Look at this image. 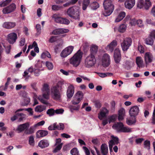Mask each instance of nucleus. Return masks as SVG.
<instances>
[{"label":"nucleus","instance_id":"obj_1","mask_svg":"<svg viewBox=\"0 0 155 155\" xmlns=\"http://www.w3.org/2000/svg\"><path fill=\"white\" fill-rule=\"evenodd\" d=\"M41 91L42 92V95H40L38 99L42 103L47 104L48 103L47 100L49 98L50 89L48 84L47 83H44L42 85Z\"/></svg>","mask_w":155,"mask_h":155},{"label":"nucleus","instance_id":"obj_2","mask_svg":"<svg viewBox=\"0 0 155 155\" xmlns=\"http://www.w3.org/2000/svg\"><path fill=\"white\" fill-rule=\"evenodd\" d=\"M83 54V52L80 50H78L70 58L69 61L70 64L72 65L74 67H78L81 62Z\"/></svg>","mask_w":155,"mask_h":155},{"label":"nucleus","instance_id":"obj_3","mask_svg":"<svg viewBox=\"0 0 155 155\" xmlns=\"http://www.w3.org/2000/svg\"><path fill=\"white\" fill-rule=\"evenodd\" d=\"M103 5L105 11L103 13V15L105 16H109L113 12L114 8L112 1L111 0H105Z\"/></svg>","mask_w":155,"mask_h":155},{"label":"nucleus","instance_id":"obj_4","mask_svg":"<svg viewBox=\"0 0 155 155\" xmlns=\"http://www.w3.org/2000/svg\"><path fill=\"white\" fill-rule=\"evenodd\" d=\"M67 15L70 18L75 19L79 18L80 12L79 8L73 6L69 8L67 11Z\"/></svg>","mask_w":155,"mask_h":155},{"label":"nucleus","instance_id":"obj_5","mask_svg":"<svg viewBox=\"0 0 155 155\" xmlns=\"http://www.w3.org/2000/svg\"><path fill=\"white\" fill-rule=\"evenodd\" d=\"M96 63V59L95 56L89 55L86 58L85 64L87 67L89 68L93 66Z\"/></svg>","mask_w":155,"mask_h":155},{"label":"nucleus","instance_id":"obj_6","mask_svg":"<svg viewBox=\"0 0 155 155\" xmlns=\"http://www.w3.org/2000/svg\"><path fill=\"white\" fill-rule=\"evenodd\" d=\"M52 97L55 100H60L61 95L60 90L55 85L52 86L51 89Z\"/></svg>","mask_w":155,"mask_h":155},{"label":"nucleus","instance_id":"obj_7","mask_svg":"<svg viewBox=\"0 0 155 155\" xmlns=\"http://www.w3.org/2000/svg\"><path fill=\"white\" fill-rule=\"evenodd\" d=\"M52 18L54 19L55 21L57 23L68 25L70 22V21L68 19L61 17L59 14H54L52 16Z\"/></svg>","mask_w":155,"mask_h":155},{"label":"nucleus","instance_id":"obj_8","mask_svg":"<svg viewBox=\"0 0 155 155\" xmlns=\"http://www.w3.org/2000/svg\"><path fill=\"white\" fill-rule=\"evenodd\" d=\"M132 40L130 38H124L121 43V46L123 51H127L131 45Z\"/></svg>","mask_w":155,"mask_h":155},{"label":"nucleus","instance_id":"obj_9","mask_svg":"<svg viewBox=\"0 0 155 155\" xmlns=\"http://www.w3.org/2000/svg\"><path fill=\"white\" fill-rule=\"evenodd\" d=\"M83 93L81 91H78L75 94L72 102L74 104H77L81 101L83 97Z\"/></svg>","mask_w":155,"mask_h":155},{"label":"nucleus","instance_id":"obj_10","mask_svg":"<svg viewBox=\"0 0 155 155\" xmlns=\"http://www.w3.org/2000/svg\"><path fill=\"white\" fill-rule=\"evenodd\" d=\"M74 49V47L69 46L64 49L61 52L60 55L62 58H65L71 54Z\"/></svg>","mask_w":155,"mask_h":155},{"label":"nucleus","instance_id":"obj_11","mask_svg":"<svg viewBox=\"0 0 155 155\" xmlns=\"http://www.w3.org/2000/svg\"><path fill=\"white\" fill-rule=\"evenodd\" d=\"M110 57L109 55L107 54H104L102 58V64L104 67H106L109 66L110 64Z\"/></svg>","mask_w":155,"mask_h":155},{"label":"nucleus","instance_id":"obj_12","mask_svg":"<svg viewBox=\"0 0 155 155\" xmlns=\"http://www.w3.org/2000/svg\"><path fill=\"white\" fill-rule=\"evenodd\" d=\"M16 8L15 5L14 3L4 8L2 12L4 14H8L13 12Z\"/></svg>","mask_w":155,"mask_h":155},{"label":"nucleus","instance_id":"obj_13","mask_svg":"<svg viewBox=\"0 0 155 155\" xmlns=\"http://www.w3.org/2000/svg\"><path fill=\"white\" fill-rule=\"evenodd\" d=\"M139 107L137 106L132 107L129 111V114L131 117H135L137 116L139 112Z\"/></svg>","mask_w":155,"mask_h":155},{"label":"nucleus","instance_id":"obj_14","mask_svg":"<svg viewBox=\"0 0 155 155\" xmlns=\"http://www.w3.org/2000/svg\"><path fill=\"white\" fill-rule=\"evenodd\" d=\"M30 126V124L28 123H25L18 125L16 130L18 131V133L21 132L28 129Z\"/></svg>","mask_w":155,"mask_h":155},{"label":"nucleus","instance_id":"obj_15","mask_svg":"<svg viewBox=\"0 0 155 155\" xmlns=\"http://www.w3.org/2000/svg\"><path fill=\"white\" fill-rule=\"evenodd\" d=\"M144 58L145 63L147 65L151 63L153 59V55L151 53L148 52L145 53Z\"/></svg>","mask_w":155,"mask_h":155},{"label":"nucleus","instance_id":"obj_16","mask_svg":"<svg viewBox=\"0 0 155 155\" xmlns=\"http://www.w3.org/2000/svg\"><path fill=\"white\" fill-rule=\"evenodd\" d=\"M17 39V35L15 33H11L8 35V40L10 44L14 43L15 42Z\"/></svg>","mask_w":155,"mask_h":155},{"label":"nucleus","instance_id":"obj_17","mask_svg":"<svg viewBox=\"0 0 155 155\" xmlns=\"http://www.w3.org/2000/svg\"><path fill=\"white\" fill-rule=\"evenodd\" d=\"M111 138L112 139L110 140L109 142V147L110 151L112 150L113 146L119 143V139L118 137L112 136Z\"/></svg>","mask_w":155,"mask_h":155},{"label":"nucleus","instance_id":"obj_18","mask_svg":"<svg viewBox=\"0 0 155 155\" xmlns=\"http://www.w3.org/2000/svg\"><path fill=\"white\" fill-rule=\"evenodd\" d=\"M74 91V87L72 84H70L68 86L67 91V96L68 98H71L73 96Z\"/></svg>","mask_w":155,"mask_h":155},{"label":"nucleus","instance_id":"obj_19","mask_svg":"<svg viewBox=\"0 0 155 155\" xmlns=\"http://www.w3.org/2000/svg\"><path fill=\"white\" fill-rule=\"evenodd\" d=\"M117 45V41L116 40H114L106 47V49L107 50L112 52Z\"/></svg>","mask_w":155,"mask_h":155},{"label":"nucleus","instance_id":"obj_20","mask_svg":"<svg viewBox=\"0 0 155 155\" xmlns=\"http://www.w3.org/2000/svg\"><path fill=\"white\" fill-rule=\"evenodd\" d=\"M118 119L120 121L124 120L125 114V110L123 108H121L119 109L118 111Z\"/></svg>","mask_w":155,"mask_h":155},{"label":"nucleus","instance_id":"obj_21","mask_svg":"<svg viewBox=\"0 0 155 155\" xmlns=\"http://www.w3.org/2000/svg\"><path fill=\"white\" fill-rule=\"evenodd\" d=\"M135 4V0H127L124 3L125 7L128 9L133 8Z\"/></svg>","mask_w":155,"mask_h":155},{"label":"nucleus","instance_id":"obj_22","mask_svg":"<svg viewBox=\"0 0 155 155\" xmlns=\"http://www.w3.org/2000/svg\"><path fill=\"white\" fill-rule=\"evenodd\" d=\"M124 125L122 123L118 122L114 124L112 126V128L118 132H121Z\"/></svg>","mask_w":155,"mask_h":155},{"label":"nucleus","instance_id":"obj_23","mask_svg":"<svg viewBox=\"0 0 155 155\" xmlns=\"http://www.w3.org/2000/svg\"><path fill=\"white\" fill-rule=\"evenodd\" d=\"M69 31V30L67 29L61 28L55 30L53 31L52 32L54 35H60L64 33H67Z\"/></svg>","mask_w":155,"mask_h":155},{"label":"nucleus","instance_id":"obj_24","mask_svg":"<svg viewBox=\"0 0 155 155\" xmlns=\"http://www.w3.org/2000/svg\"><path fill=\"white\" fill-rule=\"evenodd\" d=\"M49 145L48 141L46 140H41L38 143V146L43 148L48 147Z\"/></svg>","mask_w":155,"mask_h":155},{"label":"nucleus","instance_id":"obj_25","mask_svg":"<svg viewBox=\"0 0 155 155\" xmlns=\"http://www.w3.org/2000/svg\"><path fill=\"white\" fill-rule=\"evenodd\" d=\"M15 23L10 22H5L2 25L3 28L6 29L12 28L15 27Z\"/></svg>","mask_w":155,"mask_h":155},{"label":"nucleus","instance_id":"obj_26","mask_svg":"<svg viewBox=\"0 0 155 155\" xmlns=\"http://www.w3.org/2000/svg\"><path fill=\"white\" fill-rule=\"evenodd\" d=\"M48 132L46 130H40L37 132L36 136L37 138L43 137L47 135Z\"/></svg>","mask_w":155,"mask_h":155},{"label":"nucleus","instance_id":"obj_27","mask_svg":"<svg viewBox=\"0 0 155 155\" xmlns=\"http://www.w3.org/2000/svg\"><path fill=\"white\" fill-rule=\"evenodd\" d=\"M101 151L103 155H107L108 153V148L105 144H103L101 146Z\"/></svg>","mask_w":155,"mask_h":155},{"label":"nucleus","instance_id":"obj_28","mask_svg":"<svg viewBox=\"0 0 155 155\" xmlns=\"http://www.w3.org/2000/svg\"><path fill=\"white\" fill-rule=\"evenodd\" d=\"M33 71H34V70L33 67H31L28 69L27 71H24L23 76L25 78L26 80L28 79L29 77H30V76L29 75H28V72L31 73Z\"/></svg>","mask_w":155,"mask_h":155},{"label":"nucleus","instance_id":"obj_29","mask_svg":"<svg viewBox=\"0 0 155 155\" xmlns=\"http://www.w3.org/2000/svg\"><path fill=\"white\" fill-rule=\"evenodd\" d=\"M136 62L139 68H142L143 67V61L141 57H137L136 58Z\"/></svg>","mask_w":155,"mask_h":155},{"label":"nucleus","instance_id":"obj_30","mask_svg":"<svg viewBox=\"0 0 155 155\" xmlns=\"http://www.w3.org/2000/svg\"><path fill=\"white\" fill-rule=\"evenodd\" d=\"M125 16V13L124 12H121L120 13L116 19L115 22H119L122 20Z\"/></svg>","mask_w":155,"mask_h":155},{"label":"nucleus","instance_id":"obj_31","mask_svg":"<svg viewBox=\"0 0 155 155\" xmlns=\"http://www.w3.org/2000/svg\"><path fill=\"white\" fill-rule=\"evenodd\" d=\"M61 91L62 89L66 87V84L61 81H59L55 85Z\"/></svg>","mask_w":155,"mask_h":155},{"label":"nucleus","instance_id":"obj_32","mask_svg":"<svg viewBox=\"0 0 155 155\" xmlns=\"http://www.w3.org/2000/svg\"><path fill=\"white\" fill-rule=\"evenodd\" d=\"M98 50V47L97 46L93 45H92L91 49V53L90 54H91L95 56Z\"/></svg>","mask_w":155,"mask_h":155},{"label":"nucleus","instance_id":"obj_33","mask_svg":"<svg viewBox=\"0 0 155 155\" xmlns=\"http://www.w3.org/2000/svg\"><path fill=\"white\" fill-rule=\"evenodd\" d=\"M35 127L34 126L31 127L29 129L28 128L25 131V134H33L35 131Z\"/></svg>","mask_w":155,"mask_h":155},{"label":"nucleus","instance_id":"obj_34","mask_svg":"<svg viewBox=\"0 0 155 155\" xmlns=\"http://www.w3.org/2000/svg\"><path fill=\"white\" fill-rule=\"evenodd\" d=\"M46 109V107L43 105L37 106L35 108V111L37 112H41Z\"/></svg>","mask_w":155,"mask_h":155},{"label":"nucleus","instance_id":"obj_35","mask_svg":"<svg viewBox=\"0 0 155 155\" xmlns=\"http://www.w3.org/2000/svg\"><path fill=\"white\" fill-rule=\"evenodd\" d=\"M133 128L123 126L121 132L124 133H131L132 132Z\"/></svg>","mask_w":155,"mask_h":155},{"label":"nucleus","instance_id":"obj_36","mask_svg":"<svg viewBox=\"0 0 155 155\" xmlns=\"http://www.w3.org/2000/svg\"><path fill=\"white\" fill-rule=\"evenodd\" d=\"M117 117V114H113L111 116H109L108 117V119L109 120V123H110L111 122H114L116 120Z\"/></svg>","mask_w":155,"mask_h":155},{"label":"nucleus","instance_id":"obj_37","mask_svg":"<svg viewBox=\"0 0 155 155\" xmlns=\"http://www.w3.org/2000/svg\"><path fill=\"white\" fill-rule=\"evenodd\" d=\"M90 3L89 0H84L83 2L82 9L85 10L86 9L87 7L88 6Z\"/></svg>","mask_w":155,"mask_h":155},{"label":"nucleus","instance_id":"obj_38","mask_svg":"<svg viewBox=\"0 0 155 155\" xmlns=\"http://www.w3.org/2000/svg\"><path fill=\"white\" fill-rule=\"evenodd\" d=\"M151 4L150 0H146L145 2H144V8L147 10L151 6Z\"/></svg>","mask_w":155,"mask_h":155},{"label":"nucleus","instance_id":"obj_39","mask_svg":"<svg viewBox=\"0 0 155 155\" xmlns=\"http://www.w3.org/2000/svg\"><path fill=\"white\" fill-rule=\"evenodd\" d=\"M145 43L148 45H152L153 43V40L150 36L147 38L145 40Z\"/></svg>","mask_w":155,"mask_h":155},{"label":"nucleus","instance_id":"obj_40","mask_svg":"<svg viewBox=\"0 0 155 155\" xmlns=\"http://www.w3.org/2000/svg\"><path fill=\"white\" fill-rule=\"evenodd\" d=\"M70 153L71 155H80L79 151L76 148H74L71 149Z\"/></svg>","mask_w":155,"mask_h":155},{"label":"nucleus","instance_id":"obj_41","mask_svg":"<svg viewBox=\"0 0 155 155\" xmlns=\"http://www.w3.org/2000/svg\"><path fill=\"white\" fill-rule=\"evenodd\" d=\"M17 118L18 119V122H20L22 121L24 118V114L23 113H18L17 114Z\"/></svg>","mask_w":155,"mask_h":155},{"label":"nucleus","instance_id":"obj_42","mask_svg":"<svg viewBox=\"0 0 155 155\" xmlns=\"http://www.w3.org/2000/svg\"><path fill=\"white\" fill-rule=\"evenodd\" d=\"M126 25L124 24H122L120 26L118 30L120 32H123L126 30Z\"/></svg>","mask_w":155,"mask_h":155},{"label":"nucleus","instance_id":"obj_43","mask_svg":"<svg viewBox=\"0 0 155 155\" xmlns=\"http://www.w3.org/2000/svg\"><path fill=\"white\" fill-rule=\"evenodd\" d=\"M144 2L143 0H139L137 4V7L141 9L144 7Z\"/></svg>","mask_w":155,"mask_h":155},{"label":"nucleus","instance_id":"obj_44","mask_svg":"<svg viewBox=\"0 0 155 155\" xmlns=\"http://www.w3.org/2000/svg\"><path fill=\"white\" fill-rule=\"evenodd\" d=\"M12 0H6L4 1L0 2V6L4 7L8 5L11 1Z\"/></svg>","mask_w":155,"mask_h":155},{"label":"nucleus","instance_id":"obj_45","mask_svg":"<svg viewBox=\"0 0 155 155\" xmlns=\"http://www.w3.org/2000/svg\"><path fill=\"white\" fill-rule=\"evenodd\" d=\"M30 102V98L29 97H26L24 99V101L21 103L22 106H26L28 105Z\"/></svg>","mask_w":155,"mask_h":155},{"label":"nucleus","instance_id":"obj_46","mask_svg":"<svg viewBox=\"0 0 155 155\" xmlns=\"http://www.w3.org/2000/svg\"><path fill=\"white\" fill-rule=\"evenodd\" d=\"M91 6L92 8L94 10L96 9L99 6L98 3L96 2H94L92 3Z\"/></svg>","mask_w":155,"mask_h":155},{"label":"nucleus","instance_id":"obj_47","mask_svg":"<svg viewBox=\"0 0 155 155\" xmlns=\"http://www.w3.org/2000/svg\"><path fill=\"white\" fill-rule=\"evenodd\" d=\"M46 57L48 58H51V57L50 54L47 51L43 52L41 55V57L43 58H44Z\"/></svg>","mask_w":155,"mask_h":155},{"label":"nucleus","instance_id":"obj_48","mask_svg":"<svg viewBox=\"0 0 155 155\" xmlns=\"http://www.w3.org/2000/svg\"><path fill=\"white\" fill-rule=\"evenodd\" d=\"M55 110L53 109H50L47 111V114L49 116H52L54 115Z\"/></svg>","mask_w":155,"mask_h":155},{"label":"nucleus","instance_id":"obj_49","mask_svg":"<svg viewBox=\"0 0 155 155\" xmlns=\"http://www.w3.org/2000/svg\"><path fill=\"white\" fill-rule=\"evenodd\" d=\"M63 8V6H58L56 5H53L52 6V9L53 10L57 11L58 10L61 8Z\"/></svg>","mask_w":155,"mask_h":155},{"label":"nucleus","instance_id":"obj_50","mask_svg":"<svg viewBox=\"0 0 155 155\" xmlns=\"http://www.w3.org/2000/svg\"><path fill=\"white\" fill-rule=\"evenodd\" d=\"M62 145L63 143H62L58 145L55 148L54 150L53 151V152L55 153L60 150L62 147Z\"/></svg>","mask_w":155,"mask_h":155},{"label":"nucleus","instance_id":"obj_51","mask_svg":"<svg viewBox=\"0 0 155 155\" xmlns=\"http://www.w3.org/2000/svg\"><path fill=\"white\" fill-rule=\"evenodd\" d=\"M136 122L135 119L133 120L127 119L126 120L127 124L129 125H132L135 124Z\"/></svg>","mask_w":155,"mask_h":155},{"label":"nucleus","instance_id":"obj_52","mask_svg":"<svg viewBox=\"0 0 155 155\" xmlns=\"http://www.w3.org/2000/svg\"><path fill=\"white\" fill-rule=\"evenodd\" d=\"M138 49L140 53H143L144 52V48L140 43H138Z\"/></svg>","mask_w":155,"mask_h":155},{"label":"nucleus","instance_id":"obj_53","mask_svg":"<svg viewBox=\"0 0 155 155\" xmlns=\"http://www.w3.org/2000/svg\"><path fill=\"white\" fill-rule=\"evenodd\" d=\"M150 142L149 141L146 140L144 142V147L149 150L150 149Z\"/></svg>","mask_w":155,"mask_h":155},{"label":"nucleus","instance_id":"obj_54","mask_svg":"<svg viewBox=\"0 0 155 155\" xmlns=\"http://www.w3.org/2000/svg\"><path fill=\"white\" fill-rule=\"evenodd\" d=\"M56 123H55L49 126L48 129L49 130H55L56 129Z\"/></svg>","mask_w":155,"mask_h":155},{"label":"nucleus","instance_id":"obj_55","mask_svg":"<svg viewBox=\"0 0 155 155\" xmlns=\"http://www.w3.org/2000/svg\"><path fill=\"white\" fill-rule=\"evenodd\" d=\"M46 65L48 69L49 70H51L53 68V65L51 62H46Z\"/></svg>","mask_w":155,"mask_h":155},{"label":"nucleus","instance_id":"obj_56","mask_svg":"<svg viewBox=\"0 0 155 155\" xmlns=\"http://www.w3.org/2000/svg\"><path fill=\"white\" fill-rule=\"evenodd\" d=\"M29 142L30 144L31 145H34L35 141L33 136H31L29 137Z\"/></svg>","mask_w":155,"mask_h":155},{"label":"nucleus","instance_id":"obj_57","mask_svg":"<svg viewBox=\"0 0 155 155\" xmlns=\"http://www.w3.org/2000/svg\"><path fill=\"white\" fill-rule=\"evenodd\" d=\"M64 128V124L62 123H60L59 124H56V129L59 130H63Z\"/></svg>","mask_w":155,"mask_h":155},{"label":"nucleus","instance_id":"obj_58","mask_svg":"<svg viewBox=\"0 0 155 155\" xmlns=\"http://www.w3.org/2000/svg\"><path fill=\"white\" fill-rule=\"evenodd\" d=\"M37 82H33L31 83V86L32 88L35 91H36L38 90L37 87H36Z\"/></svg>","mask_w":155,"mask_h":155},{"label":"nucleus","instance_id":"obj_59","mask_svg":"<svg viewBox=\"0 0 155 155\" xmlns=\"http://www.w3.org/2000/svg\"><path fill=\"white\" fill-rule=\"evenodd\" d=\"M80 106L78 105L76 107L71 106L70 107V110L71 112H72L74 110H78L80 108Z\"/></svg>","mask_w":155,"mask_h":155},{"label":"nucleus","instance_id":"obj_60","mask_svg":"<svg viewBox=\"0 0 155 155\" xmlns=\"http://www.w3.org/2000/svg\"><path fill=\"white\" fill-rule=\"evenodd\" d=\"M106 114L105 113L101 111L100 112V115H98V118L102 120L103 117L106 116Z\"/></svg>","mask_w":155,"mask_h":155},{"label":"nucleus","instance_id":"obj_61","mask_svg":"<svg viewBox=\"0 0 155 155\" xmlns=\"http://www.w3.org/2000/svg\"><path fill=\"white\" fill-rule=\"evenodd\" d=\"M114 58L115 62L117 63H119L120 60V56L114 55Z\"/></svg>","mask_w":155,"mask_h":155},{"label":"nucleus","instance_id":"obj_62","mask_svg":"<svg viewBox=\"0 0 155 155\" xmlns=\"http://www.w3.org/2000/svg\"><path fill=\"white\" fill-rule=\"evenodd\" d=\"M3 46L5 48L6 50V52L7 54H9L10 51L11 49V46L8 45L7 46V47H5V45H3Z\"/></svg>","mask_w":155,"mask_h":155},{"label":"nucleus","instance_id":"obj_63","mask_svg":"<svg viewBox=\"0 0 155 155\" xmlns=\"http://www.w3.org/2000/svg\"><path fill=\"white\" fill-rule=\"evenodd\" d=\"M25 39L24 38H21L20 41L19 42V45L20 46H23L25 45Z\"/></svg>","mask_w":155,"mask_h":155},{"label":"nucleus","instance_id":"obj_64","mask_svg":"<svg viewBox=\"0 0 155 155\" xmlns=\"http://www.w3.org/2000/svg\"><path fill=\"white\" fill-rule=\"evenodd\" d=\"M137 21L134 19H132L130 21L129 23L131 25H134L136 24Z\"/></svg>","mask_w":155,"mask_h":155}]
</instances>
